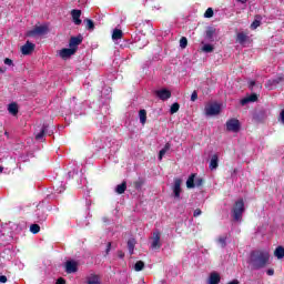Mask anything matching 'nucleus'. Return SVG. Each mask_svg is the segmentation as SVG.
Segmentation results:
<instances>
[{"label": "nucleus", "instance_id": "nucleus-9", "mask_svg": "<svg viewBox=\"0 0 284 284\" xmlns=\"http://www.w3.org/2000/svg\"><path fill=\"white\" fill-rule=\"evenodd\" d=\"M65 272L67 274H74L79 271V263H77V261H67L65 262Z\"/></svg>", "mask_w": 284, "mask_h": 284}, {"label": "nucleus", "instance_id": "nucleus-30", "mask_svg": "<svg viewBox=\"0 0 284 284\" xmlns=\"http://www.w3.org/2000/svg\"><path fill=\"white\" fill-rule=\"evenodd\" d=\"M143 267H145V263H143V261H138L134 264V271L135 272H141L143 270Z\"/></svg>", "mask_w": 284, "mask_h": 284}, {"label": "nucleus", "instance_id": "nucleus-19", "mask_svg": "<svg viewBox=\"0 0 284 284\" xmlns=\"http://www.w3.org/2000/svg\"><path fill=\"white\" fill-rule=\"evenodd\" d=\"M274 256L278 261H282V258H284V247L283 246H277L274 251Z\"/></svg>", "mask_w": 284, "mask_h": 284}, {"label": "nucleus", "instance_id": "nucleus-38", "mask_svg": "<svg viewBox=\"0 0 284 284\" xmlns=\"http://www.w3.org/2000/svg\"><path fill=\"white\" fill-rule=\"evenodd\" d=\"M261 26V21L258 20H254L251 24V29L252 30H256V28H258Z\"/></svg>", "mask_w": 284, "mask_h": 284}, {"label": "nucleus", "instance_id": "nucleus-1", "mask_svg": "<svg viewBox=\"0 0 284 284\" xmlns=\"http://www.w3.org/2000/svg\"><path fill=\"white\" fill-rule=\"evenodd\" d=\"M270 263V251L258 250L253 251L250 257L252 270H263Z\"/></svg>", "mask_w": 284, "mask_h": 284}, {"label": "nucleus", "instance_id": "nucleus-46", "mask_svg": "<svg viewBox=\"0 0 284 284\" xmlns=\"http://www.w3.org/2000/svg\"><path fill=\"white\" fill-rule=\"evenodd\" d=\"M110 250H112V243H108L106 245V254H110Z\"/></svg>", "mask_w": 284, "mask_h": 284}, {"label": "nucleus", "instance_id": "nucleus-55", "mask_svg": "<svg viewBox=\"0 0 284 284\" xmlns=\"http://www.w3.org/2000/svg\"><path fill=\"white\" fill-rule=\"evenodd\" d=\"M273 83H278V81H276V80H273Z\"/></svg>", "mask_w": 284, "mask_h": 284}, {"label": "nucleus", "instance_id": "nucleus-50", "mask_svg": "<svg viewBox=\"0 0 284 284\" xmlns=\"http://www.w3.org/2000/svg\"><path fill=\"white\" fill-rule=\"evenodd\" d=\"M55 284H65V282H63V280H59Z\"/></svg>", "mask_w": 284, "mask_h": 284}, {"label": "nucleus", "instance_id": "nucleus-10", "mask_svg": "<svg viewBox=\"0 0 284 284\" xmlns=\"http://www.w3.org/2000/svg\"><path fill=\"white\" fill-rule=\"evenodd\" d=\"M82 42H83V37L81 36L72 37L69 42V48H71V50H75L77 52V48H79V45H81Z\"/></svg>", "mask_w": 284, "mask_h": 284}, {"label": "nucleus", "instance_id": "nucleus-22", "mask_svg": "<svg viewBox=\"0 0 284 284\" xmlns=\"http://www.w3.org/2000/svg\"><path fill=\"white\" fill-rule=\"evenodd\" d=\"M210 170H216L219 168V155H213L209 165Z\"/></svg>", "mask_w": 284, "mask_h": 284}, {"label": "nucleus", "instance_id": "nucleus-44", "mask_svg": "<svg viewBox=\"0 0 284 284\" xmlns=\"http://www.w3.org/2000/svg\"><path fill=\"white\" fill-rule=\"evenodd\" d=\"M254 85H256V82L254 80H251L248 82V88H251V90L254 88Z\"/></svg>", "mask_w": 284, "mask_h": 284}, {"label": "nucleus", "instance_id": "nucleus-29", "mask_svg": "<svg viewBox=\"0 0 284 284\" xmlns=\"http://www.w3.org/2000/svg\"><path fill=\"white\" fill-rule=\"evenodd\" d=\"M202 52L210 54V52H214V45L206 43L202 47Z\"/></svg>", "mask_w": 284, "mask_h": 284}, {"label": "nucleus", "instance_id": "nucleus-35", "mask_svg": "<svg viewBox=\"0 0 284 284\" xmlns=\"http://www.w3.org/2000/svg\"><path fill=\"white\" fill-rule=\"evenodd\" d=\"M180 48H182V50H185V48H187V38L182 37L180 39Z\"/></svg>", "mask_w": 284, "mask_h": 284}, {"label": "nucleus", "instance_id": "nucleus-25", "mask_svg": "<svg viewBox=\"0 0 284 284\" xmlns=\"http://www.w3.org/2000/svg\"><path fill=\"white\" fill-rule=\"evenodd\" d=\"M125 190H128V184L125 182H122L121 184H118L115 187L116 194H124Z\"/></svg>", "mask_w": 284, "mask_h": 284}, {"label": "nucleus", "instance_id": "nucleus-11", "mask_svg": "<svg viewBox=\"0 0 284 284\" xmlns=\"http://www.w3.org/2000/svg\"><path fill=\"white\" fill-rule=\"evenodd\" d=\"M34 43L27 41L24 45L21 47V52L27 57L28 54H32L34 52Z\"/></svg>", "mask_w": 284, "mask_h": 284}, {"label": "nucleus", "instance_id": "nucleus-28", "mask_svg": "<svg viewBox=\"0 0 284 284\" xmlns=\"http://www.w3.org/2000/svg\"><path fill=\"white\" fill-rule=\"evenodd\" d=\"M45 132H48V125L43 124L40 132L36 135L37 141H41V139H43V136H45Z\"/></svg>", "mask_w": 284, "mask_h": 284}, {"label": "nucleus", "instance_id": "nucleus-36", "mask_svg": "<svg viewBox=\"0 0 284 284\" xmlns=\"http://www.w3.org/2000/svg\"><path fill=\"white\" fill-rule=\"evenodd\" d=\"M217 242L221 244L222 247H225L226 242H227V236L226 235H222L217 239Z\"/></svg>", "mask_w": 284, "mask_h": 284}, {"label": "nucleus", "instance_id": "nucleus-39", "mask_svg": "<svg viewBox=\"0 0 284 284\" xmlns=\"http://www.w3.org/2000/svg\"><path fill=\"white\" fill-rule=\"evenodd\" d=\"M199 99V93H196V91H193V93L191 94V101H196Z\"/></svg>", "mask_w": 284, "mask_h": 284}, {"label": "nucleus", "instance_id": "nucleus-27", "mask_svg": "<svg viewBox=\"0 0 284 284\" xmlns=\"http://www.w3.org/2000/svg\"><path fill=\"white\" fill-rule=\"evenodd\" d=\"M236 41H237V43H240L241 45L245 44V41H247V36L245 34V32H240V33H237Z\"/></svg>", "mask_w": 284, "mask_h": 284}, {"label": "nucleus", "instance_id": "nucleus-33", "mask_svg": "<svg viewBox=\"0 0 284 284\" xmlns=\"http://www.w3.org/2000/svg\"><path fill=\"white\" fill-rule=\"evenodd\" d=\"M181 108V105H179V103H173L172 105H171V109H170V113L171 114H176V112H179V109Z\"/></svg>", "mask_w": 284, "mask_h": 284}, {"label": "nucleus", "instance_id": "nucleus-4", "mask_svg": "<svg viewBox=\"0 0 284 284\" xmlns=\"http://www.w3.org/2000/svg\"><path fill=\"white\" fill-rule=\"evenodd\" d=\"M204 112L206 116H216L221 114V104L215 102L207 103L204 108Z\"/></svg>", "mask_w": 284, "mask_h": 284}, {"label": "nucleus", "instance_id": "nucleus-13", "mask_svg": "<svg viewBox=\"0 0 284 284\" xmlns=\"http://www.w3.org/2000/svg\"><path fill=\"white\" fill-rule=\"evenodd\" d=\"M71 17H72L73 23L75 26H81V23H82V21H81V10L73 9L71 11Z\"/></svg>", "mask_w": 284, "mask_h": 284}, {"label": "nucleus", "instance_id": "nucleus-31", "mask_svg": "<svg viewBox=\"0 0 284 284\" xmlns=\"http://www.w3.org/2000/svg\"><path fill=\"white\" fill-rule=\"evenodd\" d=\"M30 232L31 234H39V232H41V226H39V224H32L30 226Z\"/></svg>", "mask_w": 284, "mask_h": 284}, {"label": "nucleus", "instance_id": "nucleus-16", "mask_svg": "<svg viewBox=\"0 0 284 284\" xmlns=\"http://www.w3.org/2000/svg\"><path fill=\"white\" fill-rule=\"evenodd\" d=\"M75 49H62L59 51V55L61 57V59H70V57H72V54H74Z\"/></svg>", "mask_w": 284, "mask_h": 284}, {"label": "nucleus", "instance_id": "nucleus-32", "mask_svg": "<svg viewBox=\"0 0 284 284\" xmlns=\"http://www.w3.org/2000/svg\"><path fill=\"white\" fill-rule=\"evenodd\" d=\"M54 191L57 192V194H61L62 192H65V185L63 184V182H61L60 185H55Z\"/></svg>", "mask_w": 284, "mask_h": 284}, {"label": "nucleus", "instance_id": "nucleus-45", "mask_svg": "<svg viewBox=\"0 0 284 284\" xmlns=\"http://www.w3.org/2000/svg\"><path fill=\"white\" fill-rule=\"evenodd\" d=\"M280 121L284 124V110L280 113Z\"/></svg>", "mask_w": 284, "mask_h": 284}, {"label": "nucleus", "instance_id": "nucleus-43", "mask_svg": "<svg viewBox=\"0 0 284 284\" xmlns=\"http://www.w3.org/2000/svg\"><path fill=\"white\" fill-rule=\"evenodd\" d=\"M267 276H274V268H268L266 271Z\"/></svg>", "mask_w": 284, "mask_h": 284}, {"label": "nucleus", "instance_id": "nucleus-17", "mask_svg": "<svg viewBox=\"0 0 284 284\" xmlns=\"http://www.w3.org/2000/svg\"><path fill=\"white\" fill-rule=\"evenodd\" d=\"M257 100H258V97L256 95V93H253V94L242 99L241 105H247V103H254Z\"/></svg>", "mask_w": 284, "mask_h": 284}, {"label": "nucleus", "instance_id": "nucleus-42", "mask_svg": "<svg viewBox=\"0 0 284 284\" xmlns=\"http://www.w3.org/2000/svg\"><path fill=\"white\" fill-rule=\"evenodd\" d=\"M0 283H8V277L6 275H1Z\"/></svg>", "mask_w": 284, "mask_h": 284}, {"label": "nucleus", "instance_id": "nucleus-54", "mask_svg": "<svg viewBox=\"0 0 284 284\" xmlns=\"http://www.w3.org/2000/svg\"><path fill=\"white\" fill-rule=\"evenodd\" d=\"M207 37H209V38H211V37H212V34H211L210 32H207Z\"/></svg>", "mask_w": 284, "mask_h": 284}, {"label": "nucleus", "instance_id": "nucleus-5", "mask_svg": "<svg viewBox=\"0 0 284 284\" xmlns=\"http://www.w3.org/2000/svg\"><path fill=\"white\" fill-rule=\"evenodd\" d=\"M48 34V26H38L33 30L27 32L28 37H41Z\"/></svg>", "mask_w": 284, "mask_h": 284}, {"label": "nucleus", "instance_id": "nucleus-2", "mask_svg": "<svg viewBox=\"0 0 284 284\" xmlns=\"http://www.w3.org/2000/svg\"><path fill=\"white\" fill-rule=\"evenodd\" d=\"M245 212V202L242 199L237 200L232 210V216L234 221H241L243 213Z\"/></svg>", "mask_w": 284, "mask_h": 284}, {"label": "nucleus", "instance_id": "nucleus-23", "mask_svg": "<svg viewBox=\"0 0 284 284\" xmlns=\"http://www.w3.org/2000/svg\"><path fill=\"white\" fill-rule=\"evenodd\" d=\"M87 284H101V280H99L98 275L91 274L87 277Z\"/></svg>", "mask_w": 284, "mask_h": 284}, {"label": "nucleus", "instance_id": "nucleus-3", "mask_svg": "<svg viewBox=\"0 0 284 284\" xmlns=\"http://www.w3.org/2000/svg\"><path fill=\"white\" fill-rule=\"evenodd\" d=\"M12 227H17V225H6L0 229V241L2 243H10L12 239H14V233H12Z\"/></svg>", "mask_w": 284, "mask_h": 284}, {"label": "nucleus", "instance_id": "nucleus-6", "mask_svg": "<svg viewBox=\"0 0 284 284\" xmlns=\"http://www.w3.org/2000/svg\"><path fill=\"white\" fill-rule=\"evenodd\" d=\"M195 174H192L187 181H186V187H189V190H192V187H201V185H203V179L201 178H195Z\"/></svg>", "mask_w": 284, "mask_h": 284}, {"label": "nucleus", "instance_id": "nucleus-15", "mask_svg": "<svg viewBox=\"0 0 284 284\" xmlns=\"http://www.w3.org/2000/svg\"><path fill=\"white\" fill-rule=\"evenodd\" d=\"M7 110L11 116H17L19 114V104H17V102H12L8 104Z\"/></svg>", "mask_w": 284, "mask_h": 284}, {"label": "nucleus", "instance_id": "nucleus-14", "mask_svg": "<svg viewBox=\"0 0 284 284\" xmlns=\"http://www.w3.org/2000/svg\"><path fill=\"white\" fill-rule=\"evenodd\" d=\"M181 179H175L174 180V185H173V193L175 199H181Z\"/></svg>", "mask_w": 284, "mask_h": 284}, {"label": "nucleus", "instance_id": "nucleus-26", "mask_svg": "<svg viewBox=\"0 0 284 284\" xmlns=\"http://www.w3.org/2000/svg\"><path fill=\"white\" fill-rule=\"evenodd\" d=\"M123 38V31H121L120 29H114L112 32V39L113 41H119V39Z\"/></svg>", "mask_w": 284, "mask_h": 284}, {"label": "nucleus", "instance_id": "nucleus-21", "mask_svg": "<svg viewBox=\"0 0 284 284\" xmlns=\"http://www.w3.org/2000/svg\"><path fill=\"white\" fill-rule=\"evenodd\" d=\"M170 148H172V145L170 143H166L164 145V148L162 150H160V153H159V161H163V156H165V154H168Z\"/></svg>", "mask_w": 284, "mask_h": 284}, {"label": "nucleus", "instance_id": "nucleus-37", "mask_svg": "<svg viewBox=\"0 0 284 284\" xmlns=\"http://www.w3.org/2000/svg\"><path fill=\"white\" fill-rule=\"evenodd\" d=\"M87 23V30H94V22L90 19L85 20Z\"/></svg>", "mask_w": 284, "mask_h": 284}, {"label": "nucleus", "instance_id": "nucleus-56", "mask_svg": "<svg viewBox=\"0 0 284 284\" xmlns=\"http://www.w3.org/2000/svg\"><path fill=\"white\" fill-rule=\"evenodd\" d=\"M1 72H6V70H1Z\"/></svg>", "mask_w": 284, "mask_h": 284}, {"label": "nucleus", "instance_id": "nucleus-20", "mask_svg": "<svg viewBox=\"0 0 284 284\" xmlns=\"http://www.w3.org/2000/svg\"><path fill=\"white\" fill-rule=\"evenodd\" d=\"M136 245V240L134 237L129 239L128 241V250L129 254L132 256L134 254V246Z\"/></svg>", "mask_w": 284, "mask_h": 284}, {"label": "nucleus", "instance_id": "nucleus-51", "mask_svg": "<svg viewBox=\"0 0 284 284\" xmlns=\"http://www.w3.org/2000/svg\"><path fill=\"white\" fill-rule=\"evenodd\" d=\"M71 173H72V174H77V172H74V171H73V172H69V176H72Z\"/></svg>", "mask_w": 284, "mask_h": 284}, {"label": "nucleus", "instance_id": "nucleus-48", "mask_svg": "<svg viewBox=\"0 0 284 284\" xmlns=\"http://www.w3.org/2000/svg\"><path fill=\"white\" fill-rule=\"evenodd\" d=\"M237 1V3H243V4H245V3H247L250 0H236Z\"/></svg>", "mask_w": 284, "mask_h": 284}, {"label": "nucleus", "instance_id": "nucleus-34", "mask_svg": "<svg viewBox=\"0 0 284 284\" xmlns=\"http://www.w3.org/2000/svg\"><path fill=\"white\" fill-rule=\"evenodd\" d=\"M204 17L205 19H212L214 17V10L212 8L206 9Z\"/></svg>", "mask_w": 284, "mask_h": 284}, {"label": "nucleus", "instance_id": "nucleus-49", "mask_svg": "<svg viewBox=\"0 0 284 284\" xmlns=\"http://www.w3.org/2000/svg\"><path fill=\"white\" fill-rule=\"evenodd\" d=\"M229 284H239V280H234V281L230 282Z\"/></svg>", "mask_w": 284, "mask_h": 284}, {"label": "nucleus", "instance_id": "nucleus-8", "mask_svg": "<svg viewBox=\"0 0 284 284\" xmlns=\"http://www.w3.org/2000/svg\"><path fill=\"white\" fill-rule=\"evenodd\" d=\"M151 250H161V233L154 231L151 237Z\"/></svg>", "mask_w": 284, "mask_h": 284}, {"label": "nucleus", "instance_id": "nucleus-52", "mask_svg": "<svg viewBox=\"0 0 284 284\" xmlns=\"http://www.w3.org/2000/svg\"><path fill=\"white\" fill-rule=\"evenodd\" d=\"M106 92H112V89L111 88H106Z\"/></svg>", "mask_w": 284, "mask_h": 284}, {"label": "nucleus", "instance_id": "nucleus-41", "mask_svg": "<svg viewBox=\"0 0 284 284\" xmlns=\"http://www.w3.org/2000/svg\"><path fill=\"white\" fill-rule=\"evenodd\" d=\"M4 65H13V62L10 58L4 59Z\"/></svg>", "mask_w": 284, "mask_h": 284}, {"label": "nucleus", "instance_id": "nucleus-53", "mask_svg": "<svg viewBox=\"0 0 284 284\" xmlns=\"http://www.w3.org/2000/svg\"><path fill=\"white\" fill-rule=\"evenodd\" d=\"M1 172H3V166H0V174H1Z\"/></svg>", "mask_w": 284, "mask_h": 284}, {"label": "nucleus", "instance_id": "nucleus-7", "mask_svg": "<svg viewBox=\"0 0 284 284\" xmlns=\"http://www.w3.org/2000/svg\"><path fill=\"white\" fill-rule=\"evenodd\" d=\"M226 130L227 132H240L241 130V122L237 119H230L226 122Z\"/></svg>", "mask_w": 284, "mask_h": 284}, {"label": "nucleus", "instance_id": "nucleus-40", "mask_svg": "<svg viewBox=\"0 0 284 284\" xmlns=\"http://www.w3.org/2000/svg\"><path fill=\"white\" fill-rule=\"evenodd\" d=\"M201 214H203V212L201 211V209H196L194 212H193V216H201Z\"/></svg>", "mask_w": 284, "mask_h": 284}, {"label": "nucleus", "instance_id": "nucleus-18", "mask_svg": "<svg viewBox=\"0 0 284 284\" xmlns=\"http://www.w3.org/2000/svg\"><path fill=\"white\" fill-rule=\"evenodd\" d=\"M221 283V275L217 273H211L209 277V284H219Z\"/></svg>", "mask_w": 284, "mask_h": 284}, {"label": "nucleus", "instance_id": "nucleus-24", "mask_svg": "<svg viewBox=\"0 0 284 284\" xmlns=\"http://www.w3.org/2000/svg\"><path fill=\"white\" fill-rule=\"evenodd\" d=\"M139 119H140V123L142 125H145V122L148 121V112L144 109L140 110Z\"/></svg>", "mask_w": 284, "mask_h": 284}, {"label": "nucleus", "instance_id": "nucleus-12", "mask_svg": "<svg viewBox=\"0 0 284 284\" xmlns=\"http://www.w3.org/2000/svg\"><path fill=\"white\" fill-rule=\"evenodd\" d=\"M156 97L161 99V101H168L172 97V92L168 89H160L155 92Z\"/></svg>", "mask_w": 284, "mask_h": 284}, {"label": "nucleus", "instance_id": "nucleus-47", "mask_svg": "<svg viewBox=\"0 0 284 284\" xmlns=\"http://www.w3.org/2000/svg\"><path fill=\"white\" fill-rule=\"evenodd\" d=\"M118 256H119V258H124L125 257V253H123V251H119L118 252Z\"/></svg>", "mask_w": 284, "mask_h": 284}]
</instances>
